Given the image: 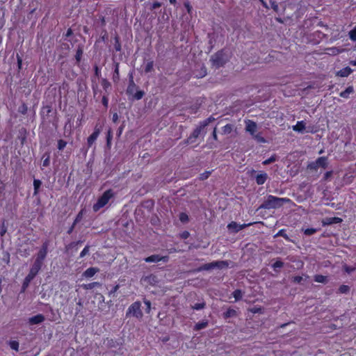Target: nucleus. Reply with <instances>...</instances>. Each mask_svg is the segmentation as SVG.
Returning a JSON list of instances; mask_svg holds the SVG:
<instances>
[{"instance_id": "nucleus-46", "label": "nucleus", "mask_w": 356, "mask_h": 356, "mask_svg": "<svg viewBox=\"0 0 356 356\" xmlns=\"http://www.w3.org/2000/svg\"><path fill=\"white\" fill-rule=\"evenodd\" d=\"M348 35L352 41H356V26L349 31Z\"/></svg>"}, {"instance_id": "nucleus-23", "label": "nucleus", "mask_w": 356, "mask_h": 356, "mask_svg": "<svg viewBox=\"0 0 356 356\" xmlns=\"http://www.w3.org/2000/svg\"><path fill=\"white\" fill-rule=\"evenodd\" d=\"M354 92V88L353 86H350L346 88L345 90L339 93V96L342 98L347 99L349 97L350 95Z\"/></svg>"}, {"instance_id": "nucleus-20", "label": "nucleus", "mask_w": 356, "mask_h": 356, "mask_svg": "<svg viewBox=\"0 0 356 356\" xmlns=\"http://www.w3.org/2000/svg\"><path fill=\"white\" fill-rule=\"evenodd\" d=\"M99 134L98 131H93L87 138V145L88 147H90L96 141Z\"/></svg>"}, {"instance_id": "nucleus-61", "label": "nucleus", "mask_w": 356, "mask_h": 356, "mask_svg": "<svg viewBox=\"0 0 356 356\" xmlns=\"http://www.w3.org/2000/svg\"><path fill=\"white\" fill-rule=\"evenodd\" d=\"M48 246H49V241H45L42 246H41V248L40 250H43V251H45V252H48Z\"/></svg>"}, {"instance_id": "nucleus-13", "label": "nucleus", "mask_w": 356, "mask_h": 356, "mask_svg": "<svg viewBox=\"0 0 356 356\" xmlns=\"http://www.w3.org/2000/svg\"><path fill=\"white\" fill-rule=\"evenodd\" d=\"M47 252L40 250L33 264L42 268L43 261L47 257Z\"/></svg>"}, {"instance_id": "nucleus-1", "label": "nucleus", "mask_w": 356, "mask_h": 356, "mask_svg": "<svg viewBox=\"0 0 356 356\" xmlns=\"http://www.w3.org/2000/svg\"><path fill=\"white\" fill-rule=\"evenodd\" d=\"M215 119L212 116L205 119L204 120L200 122V124L193 130L191 135L183 141L184 145H189L194 143L197 138L201 135L205 134V128L209 125L210 122L213 121Z\"/></svg>"}, {"instance_id": "nucleus-9", "label": "nucleus", "mask_w": 356, "mask_h": 356, "mask_svg": "<svg viewBox=\"0 0 356 356\" xmlns=\"http://www.w3.org/2000/svg\"><path fill=\"white\" fill-rule=\"evenodd\" d=\"M291 282L298 284L302 286L309 284L312 281L310 277L307 274H302L301 275H294L291 277Z\"/></svg>"}, {"instance_id": "nucleus-58", "label": "nucleus", "mask_w": 356, "mask_h": 356, "mask_svg": "<svg viewBox=\"0 0 356 356\" xmlns=\"http://www.w3.org/2000/svg\"><path fill=\"white\" fill-rule=\"evenodd\" d=\"M270 4H271L272 9L275 12L277 13L279 10V6H278V4L277 3V2L275 1H270Z\"/></svg>"}, {"instance_id": "nucleus-11", "label": "nucleus", "mask_w": 356, "mask_h": 356, "mask_svg": "<svg viewBox=\"0 0 356 356\" xmlns=\"http://www.w3.org/2000/svg\"><path fill=\"white\" fill-rule=\"evenodd\" d=\"M253 225V222H250V223H244V224H238L236 223V222H231L230 223L228 224L227 225V228L229 229V230H232L234 232L236 233V232H238L239 231L245 229V227H248L250 225Z\"/></svg>"}, {"instance_id": "nucleus-60", "label": "nucleus", "mask_w": 356, "mask_h": 356, "mask_svg": "<svg viewBox=\"0 0 356 356\" xmlns=\"http://www.w3.org/2000/svg\"><path fill=\"white\" fill-rule=\"evenodd\" d=\"M179 236L182 239H186L190 236V233L188 231H184L180 233Z\"/></svg>"}, {"instance_id": "nucleus-26", "label": "nucleus", "mask_w": 356, "mask_h": 356, "mask_svg": "<svg viewBox=\"0 0 356 356\" xmlns=\"http://www.w3.org/2000/svg\"><path fill=\"white\" fill-rule=\"evenodd\" d=\"M209 322L207 320H204L201 322H199L195 324V325L193 327V330L195 331H199L202 329L206 328L208 326Z\"/></svg>"}, {"instance_id": "nucleus-7", "label": "nucleus", "mask_w": 356, "mask_h": 356, "mask_svg": "<svg viewBox=\"0 0 356 356\" xmlns=\"http://www.w3.org/2000/svg\"><path fill=\"white\" fill-rule=\"evenodd\" d=\"M40 269L41 267L34 264L32 265L29 274L24 278L22 289H26L28 287L29 283L35 278Z\"/></svg>"}, {"instance_id": "nucleus-63", "label": "nucleus", "mask_w": 356, "mask_h": 356, "mask_svg": "<svg viewBox=\"0 0 356 356\" xmlns=\"http://www.w3.org/2000/svg\"><path fill=\"white\" fill-rule=\"evenodd\" d=\"M6 232H7V228L4 225V224H3V225L1 226V227L0 229V236H3L5 235V234L6 233Z\"/></svg>"}, {"instance_id": "nucleus-6", "label": "nucleus", "mask_w": 356, "mask_h": 356, "mask_svg": "<svg viewBox=\"0 0 356 356\" xmlns=\"http://www.w3.org/2000/svg\"><path fill=\"white\" fill-rule=\"evenodd\" d=\"M229 266V261H214L211 263H207L205 264L202 265L199 268H197L195 271L196 272H201L204 270H211L214 268L218 269H224L227 268Z\"/></svg>"}, {"instance_id": "nucleus-53", "label": "nucleus", "mask_w": 356, "mask_h": 356, "mask_svg": "<svg viewBox=\"0 0 356 356\" xmlns=\"http://www.w3.org/2000/svg\"><path fill=\"white\" fill-rule=\"evenodd\" d=\"M90 250V246L88 245H86L83 250L81 252L79 257L81 258L84 257L87 254H88Z\"/></svg>"}, {"instance_id": "nucleus-37", "label": "nucleus", "mask_w": 356, "mask_h": 356, "mask_svg": "<svg viewBox=\"0 0 356 356\" xmlns=\"http://www.w3.org/2000/svg\"><path fill=\"white\" fill-rule=\"evenodd\" d=\"M18 112L22 115L26 114L28 111V106L27 105L23 102L18 108Z\"/></svg>"}, {"instance_id": "nucleus-36", "label": "nucleus", "mask_w": 356, "mask_h": 356, "mask_svg": "<svg viewBox=\"0 0 356 356\" xmlns=\"http://www.w3.org/2000/svg\"><path fill=\"white\" fill-rule=\"evenodd\" d=\"M120 343H119L118 341L114 340L113 339H107V346L109 348H117L118 346H120Z\"/></svg>"}, {"instance_id": "nucleus-41", "label": "nucleus", "mask_w": 356, "mask_h": 356, "mask_svg": "<svg viewBox=\"0 0 356 356\" xmlns=\"http://www.w3.org/2000/svg\"><path fill=\"white\" fill-rule=\"evenodd\" d=\"M11 349L15 350L16 351L19 350V343L17 341H10L8 343Z\"/></svg>"}, {"instance_id": "nucleus-22", "label": "nucleus", "mask_w": 356, "mask_h": 356, "mask_svg": "<svg viewBox=\"0 0 356 356\" xmlns=\"http://www.w3.org/2000/svg\"><path fill=\"white\" fill-rule=\"evenodd\" d=\"M51 111H52V108H51V106H50V105H47V106H42L41 111H40V115H41L42 118L44 119V118H45V117H47V118L49 117V114L51 113Z\"/></svg>"}, {"instance_id": "nucleus-29", "label": "nucleus", "mask_w": 356, "mask_h": 356, "mask_svg": "<svg viewBox=\"0 0 356 356\" xmlns=\"http://www.w3.org/2000/svg\"><path fill=\"white\" fill-rule=\"evenodd\" d=\"M101 86L106 92H108V90L111 88V83L105 78L102 79Z\"/></svg>"}, {"instance_id": "nucleus-40", "label": "nucleus", "mask_w": 356, "mask_h": 356, "mask_svg": "<svg viewBox=\"0 0 356 356\" xmlns=\"http://www.w3.org/2000/svg\"><path fill=\"white\" fill-rule=\"evenodd\" d=\"M67 142L63 139H59L57 142V148L58 150H63L67 145Z\"/></svg>"}, {"instance_id": "nucleus-35", "label": "nucleus", "mask_w": 356, "mask_h": 356, "mask_svg": "<svg viewBox=\"0 0 356 356\" xmlns=\"http://www.w3.org/2000/svg\"><path fill=\"white\" fill-rule=\"evenodd\" d=\"M42 184V182L40 179H34L33 180V188H34V193L33 194L35 195L38 193L40 187Z\"/></svg>"}, {"instance_id": "nucleus-24", "label": "nucleus", "mask_w": 356, "mask_h": 356, "mask_svg": "<svg viewBox=\"0 0 356 356\" xmlns=\"http://www.w3.org/2000/svg\"><path fill=\"white\" fill-rule=\"evenodd\" d=\"M305 122L304 121H298L296 124L293 127V129L298 132H303L305 129Z\"/></svg>"}, {"instance_id": "nucleus-38", "label": "nucleus", "mask_w": 356, "mask_h": 356, "mask_svg": "<svg viewBox=\"0 0 356 356\" xmlns=\"http://www.w3.org/2000/svg\"><path fill=\"white\" fill-rule=\"evenodd\" d=\"M263 309H264L262 307H258L257 306H253L248 309V310L252 314H261L263 312Z\"/></svg>"}, {"instance_id": "nucleus-2", "label": "nucleus", "mask_w": 356, "mask_h": 356, "mask_svg": "<svg viewBox=\"0 0 356 356\" xmlns=\"http://www.w3.org/2000/svg\"><path fill=\"white\" fill-rule=\"evenodd\" d=\"M291 200L286 197H278L272 195H268L266 200L261 204V209H278L283 206L284 203L290 202Z\"/></svg>"}, {"instance_id": "nucleus-45", "label": "nucleus", "mask_w": 356, "mask_h": 356, "mask_svg": "<svg viewBox=\"0 0 356 356\" xmlns=\"http://www.w3.org/2000/svg\"><path fill=\"white\" fill-rule=\"evenodd\" d=\"M211 174V171H205L200 175L199 179L201 181L207 179Z\"/></svg>"}, {"instance_id": "nucleus-25", "label": "nucleus", "mask_w": 356, "mask_h": 356, "mask_svg": "<svg viewBox=\"0 0 356 356\" xmlns=\"http://www.w3.org/2000/svg\"><path fill=\"white\" fill-rule=\"evenodd\" d=\"M328 280V277L323 275H315L314 276V281L316 282L327 284Z\"/></svg>"}, {"instance_id": "nucleus-47", "label": "nucleus", "mask_w": 356, "mask_h": 356, "mask_svg": "<svg viewBox=\"0 0 356 356\" xmlns=\"http://www.w3.org/2000/svg\"><path fill=\"white\" fill-rule=\"evenodd\" d=\"M252 137L259 143H264L266 142V139L261 135L260 133L255 134Z\"/></svg>"}, {"instance_id": "nucleus-56", "label": "nucleus", "mask_w": 356, "mask_h": 356, "mask_svg": "<svg viewBox=\"0 0 356 356\" xmlns=\"http://www.w3.org/2000/svg\"><path fill=\"white\" fill-rule=\"evenodd\" d=\"M343 268L344 271L348 274L351 273L352 272H353L355 270V268L349 266L348 265H344L343 266Z\"/></svg>"}, {"instance_id": "nucleus-14", "label": "nucleus", "mask_w": 356, "mask_h": 356, "mask_svg": "<svg viewBox=\"0 0 356 356\" xmlns=\"http://www.w3.org/2000/svg\"><path fill=\"white\" fill-rule=\"evenodd\" d=\"M342 222V219L339 217L325 218L322 220L323 226L330 225L332 224H338Z\"/></svg>"}, {"instance_id": "nucleus-57", "label": "nucleus", "mask_w": 356, "mask_h": 356, "mask_svg": "<svg viewBox=\"0 0 356 356\" xmlns=\"http://www.w3.org/2000/svg\"><path fill=\"white\" fill-rule=\"evenodd\" d=\"M184 7H185V8H186V9L187 13H188V14H191V13H192V10H193V8H192V6H191V5L190 2H189V1H186V2H184Z\"/></svg>"}, {"instance_id": "nucleus-5", "label": "nucleus", "mask_w": 356, "mask_h": 356, "mask_svg": "<svg viewBox=\"0 0 356 356\" xmlns=\"http://www.w3.org/2000/svg\"><path fill=\"white\" fill-rule=\"evenodd\" d=\"M114 193L112 189H108L97 199L96 203L92 206L95 212L98 211L100 209L106 206L109 200L114 197Z\"/></svg>"}, {"instance_id": "nucleus-50", "label": "nucleus", "mask_w": 356, "mask_h": 356, "mask_svg": "<svg viewBox=\"0 0 356 356\" xmlns=\"http://www.w3.org/2000/svg\"><path fill=\"white\" fill-rule=\"evenodd\" d=\"M81 241H74V242H72L70 243H69L67 245H66L65 248H66V250H69L71 248H76L79 243H81Z\"/></svg>"}, {"instance_id": "nucleus-31", "label": "nucleus", "mask_w": 356, "mask_h": 356, "mask_svg": "<svg viewBox=\"0 0 356 356\" xmlns=\"http://www.w3.org/2000/svg\"><path fill=\"white\" fill-rule=\"evenodd\" d=\"M154 70V61L153 60H149L145 64L144 67V72L145 74L149 73Z\"/></svg>"}, {"instance_id": "nucleus-28", "label": "nucleus", "mask_w": 356, "mask_h": 356, "mask_svg": "<svg viewBox=\"0 0 356 356\" xmlns=\"http://www.w3.org/2000/svg\"><path fill=\"white\" fill-rule=\"evenodd\" d=\"M83 53V48L82 45H79L76 51L75 59L77 63H80Z\"/></svg>"}, {"instance_id": "nucleus-42", "label": "nucleus", "mask_w": 356, "mask_h": 356, "mask_svg": "<svg viewBox=\"0 0 356 356\" xmlns=\"http://www.w3.org/2000/svg\"><path fill=\"white\" fill-rule=\"evenodd\" d=\"M233 298H234V302L239 300L242 298V291H234L232 293Z\"/></svg>"}, {"instance_id": "nucleus-4", "label": "nucleus", "mask_w": 356, "mask_h": 356, "mask_svg": "<svg viewBox=\"0 0 356 356\" xmlns=\"http://www.w3.org/2000/svg\"><path fill=\"white\" fill-rule=\"evenodd\" d=\"M229 57L225 49H220L215 53L211 58L212 65L216 68L223 67L228 61Z\"/></svg>"}, {"instance_id": "nucleus-17", "label": "nucleus", "mask_w": 356, "mask_h": 356, "mask_svg": "<svg viewBox=\"0 0 356 356\" xmlns=\"http://www.w3.org/2000/svg\"><path fill=\"white\" fill-rule=\"evenodd\" d=\"M99 270V269L97 267H90L83 273L82 275L86 278H90L93 277Z\"/></svg>"}, {"instance_id": "nucleus-49", "label": "nucleus", "mask_w": 356, "mask_h": 356, "mask_svg": "<svg viewBox=\"0 0 356 356\" xmlns=\"http://www.w3.org/2000/svg\"><path fill=\"white\" fill-rule=\"evenodd\" d=\"M161 6H162V4L161 2L156 1L150 5L149 10H154L155 9L160 8Z\"/></svg>"}, {"instance_id": "nucleus-27", "label": "nucleus", "mask_w": 356, "mask_h": 356, "mask_svg": "<svg viewBox=\"0 0 356 356\" xmlns=\"http://www.w3.org/2000/svg\"><path fill=\"white\" fill-rule=\"evenodd\" d=\"M237 316V312L234 309H228L225 312L223 313L224 318L227 319L229 318H233Z\"/></svg>"}, {"instance_id": "nucleus-55", "label": "nucleus", "mask_w": 356, "mask_h": 356, "mask_svg": "<svg viewBox=\"0 0 356 356\" xmlns=\"http://www.w3.org/2000/svg\"><path fill=\"white\" fill-rule=\"evenodd\" d=\"M318 167L316 164L315 161L311 162L307 165V169L310 170H317Z\"/></svg>"}, {"instance_id": "nucleus-10", "label": "nucleus", "mask_w": 356, "mask_h": 356, "mask_svg": "<svg viewBox=\"0 0 356 356\" xmlns=\"http://www.w3.org/2000/svg\"><path fill=\"white\" fill-rule=\"evenodd\" d=\"M144 261L147 263H157L159 261H163L165 263L169 261L168 256H161L159 254H152L144 259Z\"/></svg>"}, {"instance_id": "nucleus-15", "label": "nucleus", "mask_w": 356, "mask_h": 356, "mask_svg": "<svg viewBox=\"0 0 356 356\" xmlns=\"http://www.w3.org/2000/svg\"><path fill=\"white\" fill-rule=\"evenodd\" d=\"M268 175L264 171L259 172L255 177V181L258 185H263L268 179Z\"/></svg>"}, {"instance_id": "nucleus-39", "label": "nucleus", "mask_w": 356, "mask_h": 356, "mask_svg": "<svg viewBox=\"0 0 356 356\" xmlns=\"http://www.w3.org/2000/svg\"><path fill=\"white\" fill-rule=\"evenodd\" d=\"M83 213H84V210L81 209L76 215V216L74 220V225H76L82 220Z\"/></svg>"}, {"instance_id": "nucleus-51", "label": "nucleus", "mask_w": 356, "mask_h": 356, "mask_svg": "<svg viewBox=\"0 0 356 356\" xmlns=\"http://www.w3.org/2000/svg\"><path fill=\"white\" fill-rule=\"evenodd\" d=\"M232 131V125L227 124L222 127V131L224 134H229Z\"/></svg>"}, {"instance_id": "nucleus-19", "label": "nucleus", "mask_w": 356, "mask_h": 356, "mask_svg": "<svg viewBox=\"0 0 356 356\" xmlns=\"http://www.w3.org/2000/svg\"><path fill=\"white\" fill-rule=\"evenodd\" d=\"M353 72L350 67H346L337 72L336 75L340 77H347Z\"/></svg>"}, {"instance_id": "nucleus-16", "label": "nucleus", "mask_w": 356, "mask_h": 356, "mask_svg": "<svg viewBox=\"0 0 356 356\" xmlns=\"http://www.w3.org/2000/svg\"><path fill=\"white\" fill-rule=\"evenodd\" d=\"M45 320L44 315L38 314L29 318V323L30 325H37L42 323Z\"/></svg>"}, {"instance_id": "nucleus-62", "label": "nucleus", "mask_w": 356, "mask_h": 356, "mask_svg": "<svg viewBox=\"0 0 356 356\" xmlns=\"http://www.w3.org/2000/svg\"><path fill=\"white\" fill-rule=\"evenodd\" d=\"M102 125L100 124V123H97L95 124V126L93 131H97V130L98 131V134H100V133L102 131Z\"/></svg>"}, {"instance_id": "nucleus-18", "label": "nucleus", "mask_w": 356, "mask_h": 356, "mask_svg": "<svg viewBox=\"0 0 356 356\" xmlns=\"http://www.w3.org/2000/svg\"><path fill=\"white\" fill-rule=\"evenodd\" d=\"M113 81L117 83L120 81V64L119 63H114V71L112 76Z\"/></svg>"}, {"instance_id": "nucleus-32", "label": "nucleus", "mask_w": 356, "mask_h": 356, "mask_svg": "<svg viewBox=\"0 0 356 356\" xmlns=\"http://www.w3.org/2000/svg\"><path fill=\"white\" fill-rule=\"evenodd\" d=\"M113 138V131L111 128L108 129L107 134H106V147L108 148H111V141Z\"/></svg>"}, {"instance_id": "nucleus-21", "label": "nucleus", "mask_w": 356, "mask_h": 356, "mask_svg": "<svg viewBox=\"0 0 356 356\" xmlns=\"http://www.w3.org/2000/svg\"><path fill=\"white\" fill-rule=\"evenodd\" d=\"M316 164L318 168H326L328 164L327 157L320 156L315 161Z\"/></svg>"}, {"instance_id": "nucleus-33", "label": "nucleus", "mask_w": 356, "mask_h": 356, "mask_svg": "<svg viewBox=\"0 0 356 356\" xmlns=\"http://www.w3.org/2000/svg\"><path fill=\"white\" fill-rule=\"evenodd\" d=\"M114 40H115L114 49H115V51H117V52L121 51L122 45H121L120 38L118 35H116L114 38Z\"/></svg>"}, {"instance_id": "nucleus-52", "label": "nucleus", "mask_w": 356, "mask_h": 356, "mask_svg": "<svg viewBox=\"0 0 356 356\" xmlns=\"http://www.w3.org/2000/svg\"><path fill=\"white\" fill-rule=\"evenodd\" d=\"M102 103L103 106H104L105 109H107L108 107V98L107 95H103L102 98Z\"/></svg>"}, {"instance_id": "nucleus-64", "label": "nucleus", "mask_w": 356, "mask_h": 356, "mask_svg": "<svg viewBox=\"0 0 356 356\" xmlns=\"http://www.w3.org/2000/svg\"><path fill=\"white\" fill-rule=\"evenodd\" d=\"M123 129H124V125H121V126L118 128V131H117V134H117V136H118V138H120V137L121 136V135H122V131H123Z\"/></svg>"}, {"instance_id": "nucleus-12", "label": "nucleus", "mask_w": 356, "mask_h": 356, "mask_svg": "<svg viewBox=\"0 0 356 356\" xmlns=\"http://www.w3.org/2000/svg\"><path fill=\"white\" fill-rule=\"evenodd\" d=\"M245 131L250 134L252 136H254L257 131V124L255 122L251 120H247L245 121Z\"/></svg>"}, {"instance_id": "nucleus-44", "label": "nucleus", "mask_w": 356, "mask_h": 356, "mask_svg": "<svg viewBox=\"0 0 356 356\" xmlns=\"http://www.w3.org/2000/svg\"><path fill=\"white\" fill-rule=\"evenodd\" d=\"M318 231L316 228H307L304 229V234L306 236H311L315 234Z\"/></svg>"}, {"instance_id": "nucleus-59", "label": "nucleus", "mask_w": 356, "mask_h": 356, "mask_svg": "<svg viewBox=\"0 0 356 356\" xmlns=\"http://www.w3.org/2000/svg\"><path fill=\"white\" fill-rule=\"evenodd\" d=\"M333 172L332 170L327 171L323 175V180L327 181L332 177Z\"/></svg>"}, {"instance_id": "nucleus-30", "label": "nucleus", "mask_w": 356, "mask_h": 356, "mask_svg": "<svg viewBox=\"0 0 356 356\" xmlns=\"http://www.w3.org/2000/svg\"><path fill=\"white\" fill-rule=\"evenodd\" d=\"M205 307L206 302L204 300H202L200 302H197L191 305V308L195 310L203 309Z\"/></svg>"}, {"instance_id": "nucleus-34", "label": "nucleus", "mask_w": 356, "mask_h": 356, "mask_svg": "<svg viewBox=\"0 0 356 356\" xmlns=\"http://www.w3.org/2000/svg\"><path fill=\"white\" fill-rule=\"evenodd\" d=\"M277 156L275 154H274L270 158L263 161L262 164L264 165H267L272 163H274L275 161H277Z\"/></svg>"}, {"instance_id": "nucleus-48", "label": "nucleus", "mask_w": 356, "mask_h": 356, "mask_svg": "<svg viewBox=\"0 0 356 356\" xmlns=\"http://www.w3.org/2000/svg\"><path fill=\"white\" fill-rule=\"evenodd\" d=\"M283 266L284 262L280 260H277L272 264V267L275 270H276L277 268H282Z\"/></svg>"}, {"instance_id": "nucleus-8", "label": "nucleus", "mask_w": 356, "mask_h": 356, "mask_svg": "<svg viewBox=\"0 0 356 356\" xmlns=\"http://www.w3.org/2000/svg\"><path fill=\"white\" fill-rule=\"evenodd\" d=\"M133 316L136 317L137 318H141L143 316V312L140 309V303L139 302H135L131 304L126 314V316Z\"/></svg>"}, {"instance_id": "nucleus-3", "label": "nucleus", "mask_w": 356, "mask_h": 356, "mask_svg": "<svg viewBox=\"0 0 356 356\" xmlns=\"http://www.w3.org/2000/svg\"><path fill=\"white\" fill-rule=\"evenodd\" d=\"M138 87L134 81L133 75L131 74L129 78V84L126 90V93L129 99L132 100H140L145 95V92L138 90Z\"/></svg>"}, {"instance_id": "nucleus-54", "label": "nucleus", "mask_w": 356, "mask_h": 356, "mask_svg": "<svg viewBox=\"0 0 356 356\" xmlns=\"http://www.w3.org/2000/svg\"><path fill=\"white\" fill-rule=\"evenodd\" d=\"M42 160V166L44 168L49 167L50 165V156H47V158H44Z\"/></svg>"}, {"instance_id": "nucleus-43", "label": "nucleus", "mask_w": 356, "mask_h": 356, "mask_svg": "<svg viewBox=\"0 0 356 356\" xmlns=\"http://www.w3.org/2000/svg\"><path fill=\"white\" fill-rule=\"evenodd\" d=\"M179 218V220L183 223H186L189 220L188 216L184 212L180 213Z\"/></svg>"}]
</instances>
